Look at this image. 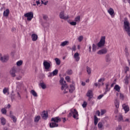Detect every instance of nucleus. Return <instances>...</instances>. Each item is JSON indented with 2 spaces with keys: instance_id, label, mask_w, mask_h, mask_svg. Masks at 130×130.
Returning <instances> with one entry per match:
<instances>
[{
  "instance_id": "412c9836",
  "label": "nucleus",
  "mask_w": 130,
  "mask_h": 130,
  "mask_svg": "<svg viewBox=\"0 0 130 130\" xmlns=\"http://www.w3.org/2000/svg\"><path fill=\"white\" fill-rule=\"evenodd\" d=\"M70 44V42L68 41H65L61 43L60 45V46H62L63 47L66 46V45H69Z\"/></svg>"
},
{
  "instance_id": "1a4fd4ad",
  "label": "nucleus",
  "mask_w": 130,
  "mask_h": 130,
  "mask_svg": "<svg viewBox=\"0 0 130 130\" xmlns=\"http://www.w3.org/2000/svg\"><path fill=\"white\" fill-rule=\"evenodd\" d=\"M51 121H53V122L56 123L57 122H60L61 121V118H59V117H53L51 118Z\"/></svg>"
},
{
  "instance_id": "f704fd0d",
  "label": "nucleus",
  "mask_w": 130,
  "mask_h": 130,
  "mask_svg": "<svg viewBox=\"0 0 130 130\" xmlns=\"http://www.w3.org/2000/svg\"><path fill=\"white\" fill-rule=\"evenodd\" d=\"M98 128L100 129H101V128H102V127H103V123H102V122H99L98 124Z\"/></svg>"
},
{
  "instance_id": "393cba45",
  "label": "nucleus",
  "mask_w": 130,
  "mask_h": 130,
  "mask_svg": "<svg viewBox=\"0 0 130 130\" xmlns=\"http://www.w3.org/2000/svg\"><path fill=\"white\" fill-rule=\"evenodd\" d=\"M94 125H97V124L98 123V117L96 115L94 116Z\"/></svg>"
},
{
  "instance_id": "7ed1b4c3",
  "label": "nucleus",
  "mask_w": 130,
  "mask_h": 130,
  "mask_svg": "<svg viewBox=\"0 0 130 130\" xmlns=\"http://www.w3.org/2000/svg\"><path fill=\"white\" fill-rule=\"evenodd\" d=\"M72 116L75 119H79V114L76 109H71L70 110V112L68 115V117H72Z\"/></svg>"
},
{
  "instance_id": "2f4dec72",
  "label": "nucleus",
  "mask_w": 130,
  "mask_h": 130,
  "mask_svg": "<svg viewBox=\"0 0 130 130\" xmlns=\"http://www.w3.org/2000/svg\"><path fill=\"white\" fill-rule=\"evenodd\" d=\"M40 86H41V88H42V89H46V85L43 82L41 83L40 84Z\"/></svg>"
},
{
  "instance_id": "4468645a",
  "label": "nucleus",
  "mask_w": 130,
  "mask_h": 130,
  "mask_svg": "<svg viewBox=\"0 0 130 130\" xmlns=\"http://www.w3.org/2000/svg\"><path fill=\"white\" fill-rule=\"evenodd\" d=\"M42 117L43 119H45V120H46L48 117V113L47 112L44 111L43 112V114H42Z\"/></svg>"
},
{
  "instance_id": "c9c22d12",
  "label": "nucleus",
  "mask_w": 130,
  "mask_h": 130,
  "mask_svg": "<svg viewBox=\"0 0 130 130\" xmlns=\"http://www.w3.org/2000/svg\"><path fill=\"white\" fill-rule=\"evenodd\" d=\"M83 39H84V37H83V36H80L78 38V40L79 42H81Z\"/></svg>"
},
{
  "instance_id": "ddd939ff",
  "label": "nucleus",
  "mask_w": 130,
  "mask_h": 130,
  "mask_svg": "<svg viewBox=\"0 0 130 130\" xmlns=\"http://www.w3.org/2000/svg\"><path fill=\"white\" fill-rule=\"evenodd\" d=\"M43 66L45 70H49V69H50V63L47 62V61H44Z\"/></svg>"
},
{
  "instance_id": "58836bf2",
  "label": "nucleus",
  "mask_w": 130,
  "mask_h": 130,
  "mask_svg": "<svg viewBox=\"0 0 130 130\" xmlns=\"http://www.w3.org/2000/svg\"><path fill=\"white\" fill-rule=\"evenodd\" d=\"M10 117L12 118L13 121L14 122H16L17 121V119L16 118V117L15 116L11 115Z\"/></svg>"
},
{
  "instance_id": "4d7b16f0",
  "label": "nucleus",
  "mask_w": 130,
  "mask_h": 130,
  "mask_svg": "<svg viewBox=\"0 0 130 130\" xmlns=\"http://www.w3.org/2000/svg\"><path fill=\"white\" fill-rule=\"evenodd\" d=\"M52 76H53L52 73H50L49 74V75L48 76V77L49 78H50L51 77H52Z\"/></svg>"
},
{
  "instance_id": "20e7f679",
  "label": "nucleus",
  "mask_w": 130,
  "mask_h": 130,
  "mask_svg": "<svg viewBox=\"0 0 130 130\" xmlns=\"http://www.w3.org/2000/svg\"><path fill=\"white\" fill-rule=\"evenodd\" d=\"M106 38L105 37V36H103L101 37L100 42L97 44L98 47H103V46H104V45H105Z\"/></svg>"
},
{
  "instance_id": "603ef678",
  "label": "nucleus",
  "mask_w": 130,
  "mask_h": 130,
  "mask_svg": "<svg viewBox=\"0 0 130 130\" xmlns=\"http://www.w3.org/2000/svg\"><path fill=\"white\" fill-rule=\"evenodd\" d=\"M43 18L44 19V20H45L46 21L48 19V17L47 16V15H43Z\"/></svg>"
},
{
  "instance_id": "5701e85b",
  "label": "nucleus",
  "mask_w": 130,
  "mask_h": 130,
  "mask_svg": "<svg viewBox=\"0 0 130 130\" xmlns=\"http://www.w3.org/2000/svg\"><path fill=\"white\" fill-rule=\"evenodd\" d=\"M114 89L116 90L117 92H120V86L117 84L115 85Z\"/></svg>"
},
{
  "instance_id": "7c9ffc66",
  "label": "nucleus",
  "mask_w": 130,
  "mask_h": 130,
  "mask_svg": "<svg viewBox=\"0 0 130 130\" xmlns=\"http://www.w3.org/2000/svg\"><path fill=\"white\" fill-rule=\"evenodd\" d=\"M16 64H17V67H21V66H22V64H23V61L19 60L18 61H17L16 62Z\"/></svg>"
},
{
  "instance_id": "6e6552de",
  "label": "nucleus",
  "mask_w": 130,
  "mask_h": 130,
  "mask_svg": "<svg viewBox=\"0 0 130 130\" xmlns=\"http://www.w3.org/2000/svg\"><path fill=\"white\" fill-rule=\"evenodd\" d=\"M87 97H88V101H90L93 98V91L89 90L86 93Z\"/></svg>"
},
{
  "instance_id": "6e6d98bb",
  "label": "nucleus",
  "mask_w": 130,
  "mask_h": 130,
  "mask_svg": "<svg viewBox=\"0 0 130 130\" xmlns=\"http://www.w3.org/2000/svg\"><path fill=\"white\" fill-rule=\"evenodd\" d=\"M95 114L98 115V116H100V111H97L95 113Z\"/></svg>"
},
{
  "instance_id": "de8ad7c7",
  "label": "nucleus",
  "mask_w": 130,
  "mask_h": 130,
  "mask_svg": "<svg viewBox=\"0 0 130 130\" xmlns=\"http://www.w3.org/2000/svg\"><path fill=\"white\" fill-rule=\"evenodd\" d=\"M119 121H123V118L122 117V116L120 115L119 117V119H118Z\"/></svg>"
},
{
  "instance_id": "6ab92c4d",
  "label": "nucleus",
  "mask_w": 130,
  "mask_h": 130,
  "mask_svg": "<svg viewBox=\"0 0 130 130\" xmlns=\"http://www.w3.org/2000/svg\"><path fill=\"white\" fill-rule=\"evenodd\" d=\"M58 126V124L55 122L50 123V127L53 128Z\"/></svg>"
},
{
  "instance_id": "f03ea898",
  "label": "nucleus",
  "mask_w": 130,
  "mask_h": 130,
  "mask_svg": "<svg viewBox=\"0 0 130 130\" xmlns=\"http://www.w3.org/2000/svg\"><path fill=\"white\" fill-rule=\"evenodd\" d=\"M123 29L126 32L128 36L130 37V22L128 19L127 18H124L123 21Z\"/></svg>"
},
{
  "instance_id": "49530a36",
  "label": "nucleus",
  "mask_w": 130,
  "mask_h": 130,
  "mask_svg": "<svg viewBox=\"0 0 130 130\" xmlns=\"http://www.w3.org/2000/svg\"><path fill=\"white\" fill-rule=\"evenodd\" d=\"M104 81H105V78H102L98 80V82L99 83H101V82H104Z\"/></svg>"
},
{
  "instance_id": "4be33fe9",
  "label": "nucleus",
  "mask_w": 130,
  "mask_h": 130,
  "mask_svg": "<svg viewBox=\"0 0 130 130\" xmlns=\"http://www.w3.org/2000/svg\"><path fill=\"white\" fill-rule=\"evenodd\" d=\"M30 94H32L34 97H38V94H37V92L34 90V89H32L30 91Z\"/></svg>"
},
{
  "instance_id": "9b49d317",
  "label": "nucleus",
  "mask_w": 130,
  "mask_h": 130,
  "mask_svg": "<svg viewBox=\"0 0 130 130\" xmlns=\"http://www.w3.org/2000/svg\"><path fill=\"white\" fill-rule=\"evenodd\" d=\"M16 73H17V70L15 68H13L10 71V74L12 77L15 78L16 77Z\"/></svg>"
},
{
  "instance_id": "864d4df0",
  "label": "nucleus",
  "mask_w": 130,
  "mask_h": 130,
  "mask_svg": "<svg viewBox=\"0 0 130 130\" xmlns=\"http://www.w3.org/2000/svg\"><path fill=\"white\" fill-rule=\"evenodd\" d=\"M106 112V111H105V110H101V115H104V114H105Z\"/></svg>"
},
{
  "instance_id": "a878e982",
  "label": "nucleus",
  "mask_w": 130,
  "mask_h": 130,
  "mask_svg": "<svg viewBox=\"0 0 130 130\" xmlns=\"http://www.w3.org/2000/svg\"><path fill=\"white\" fill-rule=\"evenodd\" d=\"M128 80H129V77L126 76L125 77V79H124L125 84L126 85H128Z\"/></svg>"
},
{
  "instance_id": "72a5a7b5",
  "label": "nucleus",
  "mask_w": 130,
  "mask_h": 130,
  "mask_svg": "<svg viewBox=\"0 0 130 130\" xmlns=\"http://www.w3.org/2000/svg\"><path fill=\"white\" fill-rule=\"evenodd\" d=\"M58 73V70L57 69H56L54 70L52 72V74H53V76H56Z\"/></svg>"
},
{
  "instance_id": "dca6fc26",
  "label": "nucleus",
  "mask_w": 130,
  "mask_h": 130,
  "mask_svg": "<svg viewBox=\"0 0 130 130\" xmlns=\"http://www.w3.org/2000/svg\"><path fill=\"white\" fill-rule=\"evenodd\" d=\"M108 13L112 17H114V10L112 8H110L108 10Z\"/></svg>"
},
{
  "instance_id": "bb28decb",
  "label": "nucleus",
  "mask_w": 130,
  "mask_h": 130,
  "mask_svg": "<svg viewBox=\"0 0 130 130\" xmlns=\"http://www.w3.org/2000/svg\"><path fill=\"white\" fill-rule=\"evenodd\" d=\"M111 60V59L110 58V56H109V55H106V61L107 62H109Z\"/></svg>"
},
{
  "instance_id": "338daca9",
  "label": "nucleus",
  "mask_w": 130,
  "mask_h": 130,
  "mask_svg": "<svg viewBox=\"0 0 130 130\" xmlns=\"http://www.w3.org/2000/svg\"><path fill=\"white\" fill-rule=\"evenodd\" d=\"M6 108H11V105L8 104V105L6 107Z\"/></svg>"
},
{
  "instance_id": "bf43d9fd",
  "label": "nucleus",
  "mask_w": 130,
  "mask_h": 130,
  "mask_svg": "<svg viewBox=\"0 0 130 130\" xmlns=\"http://www.w3.org/2000/svg\"><path fill=\"white\" fill-rule=\"evenodd\" d=\"M114 85H115V82H113V83H112L111 85V88L113 87L114 86Z\"/></svg>"
},
{
  "instance_id": "423d86ee",
  "label": "nucleus",
  "mask_w": 130,
  "mask_h": 130,
  "mask_svg": "<svg viewBox=\"0 0 130 130\" xmlns=\"http://www.w3.org/2000/svg\"><path fill=\"white\" fill-rule=\"evenodd\" d=\"M59 18L60 19H62L63 20H68L70 18L69 15L64 16V11H62L59 13Z\"/></svg>"
},
{
  "instance_id": "9d476101",
  "label": "nucleus",
  "mask_w": 130,
  "mask_h": 130,
  "mask_svg": "<svg viewBox=\"0 0 130 130\" xmlns=\"http://www.w3.org/2000/svg\"><path fill=\"white\" fill-rule=\"evenodd\" d=\"M122 107L125 111V113H127L129 111V107L126 104H123Z\"/></svg>"
},
{
  "instance_id": "3c124183",
  "label": "nucleus",
  "mask_w": 130,
  "mask_h": 130,
  "mask_svg": "<svg viewBox=\"0 0 130 130\" xmlns=\"http://www.w3.org/2000/svg\"><path fill=\"white\" fill-rule=\"evenodd\" d=\"M116 130H122L121 125H118V127L116 128Z\"/></svg>"
},
{
  "instance_id": "0e129e2a",
  "label": "nucleus",
  "mask_w": 130,
  "mask_h": 130,
  "mask_svg": "<svg viewBox=\"0 0 130 130\" xmlns=\"http://www.w3.org/2000/svg\"><path fill=\"white\" fill-rule=\"evenodd\" d=\"M36 4L37 6H38L39 5H40V2H39V1H36Z\"/></svg>"
},
{
  "instance_id": "79ce46f5",
  "label": "nucleus",
  "mask_w": 130,
  "mask_h": 130,
  "mask_svg": "<svg viewBox=\"0 0 130 130\" xmlns=\"http://www.w3.org/2000/svg\"><path fill=\"white\" fill-rule=\"evenodd\" d=\"M1 111L3 114H6L7 113V110L5 108L2 109Z\"/></svg>"
},
{
  "instance_id": "680f3d73",
  "label": "nucleus",
  "mask_w": 130,
  "mask_h": 130,
  "mask_svg": "<svg viewBox=\"0 0 130 130\" xmlns=\"http://www.w3.org/2000/svg\"><path fill=\"white\" fill-rule=\"evenodd\" d=\"M91 49H92V48L91 47V45H89V48H88V49H89V52H91Z\"/></svg>"
},
{
  "instance_id": "774afa93",
  "label": "nucleus",
  "mask_w": 130,
  "mask_h": 130,
  "mask_svg": "<svg viewBox=\"0 0 130 130\" xmlns=\"http://www.w3.org/2000/svg\"><path fill=\"white\" fill-rule=\"evenodd\" d=\"M85 85H86V83L85 82H82V86H85Z\"/></svg>"
},
{
  "instance_id": "a19ab883",
  "label": "nucleus",
  "mask_w": 130,
  "mask_h": 130,
  "mask_svg": "<svg viewBox=\"0 0 130 130\" xmlns=\"http://www.w3.org/2000/svg\"><path fill=\"white\" fill-rule=\"evenodd\" d=\"M67 74L69 75H72L73 71H72V70H69L67 71Z\"/></svg>"
},
{
  "instance_id": "37998d69",
  "label": "nucleus",
  "mask_w": 130,
  "mask_h": 130,
  "mask_svg": "<svg viewBox=\"0 0 130 130\" xmlns=\"http://www.w3.org/2000/svg\"><path fill=\"white\" fill-rule=\"evenodd\" d=\"M70 24L72 26H76V25H77V22L76 21H72L71 22H70Z\"/></svg>"
},
{
  "instance_id": "cd10ccee",
  "label": "nucleus",
  "mask_w": 130,
  "mask_h": 130,
  "mask_svg": "<svg viewBox=\"0 0 130 130\" xmlns=\"http://www.w3.org/2000/svg\"><path fill=\"white\" fill-rule=\"evenodd\" d=\"M40 116H37L35 118L34 121L35 122H38L40 120Z\"/></svg>"
},
{
  "instance_id": "4c0bfd02",
  "label": "nucleus",
  "mask_w": 130,
  "mask_h": 130,
  "mask_svg": "<svg viewBox=\"0 0 130 130\" xmlns=\"http://www.w3.org/2000/svg\"><path fill=\"white\" fill-rule=\"evenodd\" d=\"M65 80H66L68 83H71V77H70V76H66L65 77Z\"/></svg>"
},
{
  "instance_id": "b1692460",
  "label": "nucleus",
  "mask_w": 130,
  "mask_h": 130,
  "mask_svg": "<svg viewBox=\"0 0 130 130\" xmlns=\"http://www.w3.org/2000/svg\"><path fill=\"white\" fill-rule=\"evenodd\" d=\"M0 119L1 121L2 124L3 125H5V124H6V119L2 117L0 118Z\"/></svg>"
},
{
  "instance_id": "69168bd1",
  "label": "nucleus",
  "mask_w": 130,
  "mask_h": 130,
  "mask_svg": "<svg viewBox=\"0 0 130 130\" xmlns=\"http://www.w3.org/2000/svg\"><path fill=\"white\" fill-rule=\"evenodd\" d=\"M62 119H63V122H66V121H67V119H66V118H62Z\"/></svg>"
},
{
  "instance_id": "2eb2a0df",
  "label": "nucleus",
  "mask_w": 130,
  "mask_h": 130,
  "mask_svg": "<svg viewBox=\"0 0 130 130\" xmlns=\"http://www.w3.org/2000/svg\"><path fill=\"white\" fill-rule=\"evenodd\" d=\"M110 87H109V82L106 83V89L105 92L104 93V95H106L108 92L110 91Z\"/></svg>"
},
{
  "instance_id": "c85d7f7f",
  "label": "nucleus",
  "mask_w": 130,
  "mask_h": 130,
  "mask_svg": "<svg viewBox=\"0 0 130 130\" xmlns=\"http://www.w3.org/2000/svg\"><path fill=\"white\" fill-rule=\"evenodd\" d=\"M115 105L117 108L119 107V102L116 99L115 102Z\"/></svg>"
},
{
  "instance_id": "e2e57ef3",
  "label": "nucleus",
  "mask_w": 130,
  "mask_h": 130,
  "mask_svg": "<svg viewBox=\"0 0 130 130\" xmlns=\"http://www.w3.org/2000/svg\"><path fill=\"white\" fill-rule=\"evenodd\" d=\"M21 79H22V77L21 76L16 77V80H21Z\"/></svg>"
},
{
  "instance_id": "09e8293b",
  "label": "nucleus",
  "mask_w": 130,
  "mask_h": 130,
  "mask_svg": "<svg viewBox=\"0 0 130 130\" xmlns=\"http://www.w3.org/2000/svg\"><path fill=\"white\" fill-rule=\"evenodd\" d=\"M82 107L83 108H85L87 107V102H84L83 104H82Z\"/></svg>"
},
{
  "instance_id": "0eeeda50",
  "label": "nucleus",
  "mask_w": 130,
  "mask_h": 130,
  "mask_svg": "<svg viewBox=\"0 0 130 130\" xmlns=\"http://www.w3.org/2000/svg\"><path fill=\"white\" fill-rule=\"evenodd\" d=\"M0 60H1L2 62L8 61V60H9V56L4 55L2 56V55L0 54Z\"/></svg>"
},
{
  "instance_id": "a211bd4d",
  "label": "nucleus",
  "mask_w": 130,
  "mask_h": 130,
  "mask_svg": "<svg viewBox=\"0 0 130 130\" xmlns=\"http://www.w3.org/2000/svg\"><path fill=\"white\" fill-rule=\"evenodd\" d=\"M9 14H10V10H9V9H7L4 11L3 16L4 17H9Z\"/></svg>"
},
{
  "instance_id": "052dcab7",
  "label": "nucleus",
  "mask_w": 130,
  "mask_h": 130,
  "mask_svg": "<svg viewBox=\"0 0 130 130\" xmlns=\"http://www.w3.org/2000/svg\"><path fill=\"white\" fill-rule=\"evenodd\" d=\"M17 97L19 98V99H21V95H20V93H19V92L17 93Z\"/></svg>"
},
{
  "instance_id": "a18cd8bd",
  "label": "nucleus",
  "mask_w": 130,
  "mask_h": 130,
  "mask_svg": "<svg viewBox=\"0 0 130 130\" xmlns=\"http://www.w3.org/2000/svg\"><path fill=\"white\" fill-rule=\"evenodd\" d=\"M120 99H121V100H124V96L123 94L120 93Z\"/></svg>"
},
{
  "instance_id": "5fc2aeb1",
  "label": "nucleus",
  "mask_w": 130,
  "mask_h": 130,
  "mask_svg": "<svg viewBox=\"0 0 130 130\" xmlns=\"http://www.w3.org/2000/svg\"><path fill=\"white\" fill-rule=\"evenodd\" d=\"M128 71H129V68H128V67H125V73L128 72Z\"/></svg>"
},
{
  "instance_id": "39448f33",
  "label": "nucleus",
  "mask_w": 130,
  "mask_h": 130,
  "mask_svg": "<svg viewBox=\"0 0 130 130\" xmlns=\"http://www.w3.org/2000/svg\"><path fill=\"white\" fill-rule=\"evenodd\" d=\"M24 17L27 18V21H31L33 19L34 14L33 12H28L24 14Z\"/></svg>"
},
{
  "instance_id": "aec40b11",
  "label": "nucleus",
  "mask_w": 130,
  "mask_h": 130,
  "mask_svg": "<svg viewBox=\"0 0 130 130\" xmlns=\"http://www.w3.org/2000/svg\"><path fill=\"white\" fill-rule=\"evenodd\" d=\"M31 38H32V41H36V40H37V39L38 38V36H37V35H36L35 34H33L31 35Z\"/></svg>"
},
{
  "instance_id": "f3484780",
  "label": "nucleus",
  "mask_w": 130,
  "mask_h": 130,
  "mask_svg": "<svg viewBox=\"0 0 130 130\" xmlns=\"http://www.w3.org/2000/svg\"><path fill=\"white\" fill-rule=\"evenodd\" d=\"M74 57L76 60V61H79L80 60V55L79 53L76 52L74 54Z\"/></svg>"
},
{
  "instance_id": "c03bdc74",
  "label": "nucleus",
  "mask_w": 130,
  "mask_h": 130,
  "mask_svg": "<svg viewBox=\"0 0 130 130\" xmlns=\"http://www.w3.org/2000/svg\"><path fill=\"white\" fill-rule=\"evenodd\" d=\"M9 91V89L7 88H5L3 89V93L4 94H7V92Z\"/></svg>"
},
{
  "instance_id": "13d9d810",
  "label": "nucleus",
  "mask_w": 130,
  "mask_h": 130,
  "mask_svg": "<svg viewBox=\"0 0 130 130\" xmlns=\"http://www.w3.org/2000/svg\"><path fill=\"white\" fill-rule=\"evenodd\" d=\"M72 50L73 51H75L76 50V46H73V47H72Z\"/></svg>"
},
{
  "instance_id": "ea45409f",
  "label": "nucleus",
  "mask_w": 130,
  "mask_h": 130,
  "mask_svg": "<svg viewBox=\"0 0 130 130\" xmlns=\"http://www.w3.org/2000/svg\"><path fill=\"white\" fill-rule=\"evenodd\" d=\"M86 70H87V73L88 74V75H90L91 74V68H89L88 67H86Z\"/></svg>"
},
{
  "instance_id": "8fccbe9b",
  "label": "nucleus",
  "mask_w": 130,
  "mask_h": 130,
  "mask_svg": "<svg viewBox=\"0 0 130 130\" xmlns=\"http://www.w3.org/2000/svg\"><path fill=\"white\" fill-rule=\"evenodd\" d=\"M104 94H101L98 97V99H99V100H100V99H102L104 97Z\"/></svg>"
},
{
  "instance_id": "f257e3e1",
  "label": "nucleus",
  "mask_w": 130,
  "mask_h": 130,
  "mask_svg": "<svg viewBox=\"0 0 130 130\" xmlns=\"http://www.w3.org/2000/svg\"><path fill=\"white\" fill-rule=\"evenodd\" d=\"M59 83L61 85V90L62 91H64V93H68V91L70 92V93H73L74 92V90H75V86L71 84L70 85V89L69 88V86H68V84H67V83L66 82V81H64V79L63 78H61V79L59 80Z\"/></svg>"
},
{
  "instance_id": "c756f323",
  "label": "nucleus",
  "mask_w": 130,
  "mask_h": 130,
  "mask_svg": "<svg viewBox=\"0 0 130 130\" xmlns=\"http://www.w3.org/2000/svg\"><path fill=\"white\" fill-rule=\"evenodd\" d=\"M96 49H97V45H96L94 44H92V51L93 52H95V51H96Z\"/></svg>"
},
{
  "instance_id": "473e14b6",
  "label": "nucleus",
  "mask_w": 130,
  "mask_h": 130,
  "mask_svg": "<svg viewBox=\"0 0 130 130\" xmlns=\"http://www.w3.org/2000/svg\"><path fill=\"white\" fill-rule=\"evenodd\" d=\"M55 61L57 66H59V64H60V60H59V59H58V58H55Z\"/></svg>"
},
{
  "instance_id": "e433bc0d",
  "label": "nucleus",
  "mask_w": 130,
  "mask_h": 130,
  "mask_svg": "<svg viewBox=\"0 0 130 130\" xmlns=\"http://www.w3.org/2000/svg\"><path fill=\"white\" fill-rule=\"evenodd\" d=\"M80 20H81V17L80 16H78L75 18L74 21L77 22H79Z\"/></svg>"
},
{
  "instance_id": "f8f14e48",
  "label": "nucleus",
  "mask_w": 130,
  "mask_h": 130,
  "mask_svg": "<svg viewBox=\"0 0 130 130\" xmlns=\"http://www.w3.org/2000/svg\"><path fill=\"white\" fill-rule=\"evenodd\" d=\"M98 54H99L100 55H102V54H106L107 53V49L104 48L103 49H101L99 50L97 52Z\"/></svg>"
}]
</instances>
